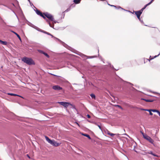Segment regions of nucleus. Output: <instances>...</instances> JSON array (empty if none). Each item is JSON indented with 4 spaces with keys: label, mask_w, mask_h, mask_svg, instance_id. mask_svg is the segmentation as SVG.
<instances>
[{
    "label": "nucleus",
    "mask_w": 160,
    "mask_h": 160,
    "mask_svg": "<svg viewBox=\"0 0 160 160\" xmlns=\"http://www.w3.org/2000/svg\"><path fill=\"white\" fill-rule=\"evenodd\" d=\"M36 13L38 15L42 17L44 19H46V17L44 16V15L43 14V13L40 10H37L36 11Z\"/></svg>",
    "instance_id": "4"
},
{
    "label": "nucleus",
    "mask_w": 160,
    "mask_h": 160,
    "mask_svg": "<svg viewBox=\"0 0 160 160\" xmlns=\"http://www.w3.org/2000/svg\"><path fill=\"white\" fill-rule=\"evenodd\" d=\"M99 128H101V127L100 126H99Z\"/></svg>",
    "instance_id": "34"
},
{
    "label": "nucleus",
    "mask_w": 160,
    "mask_h": 160,
    "mask_svg": "<svg viewBox=\"0 0 160 160\" xmlns=\"http://www.w3.org/2000/svg\"><path fill=\"white\" fill-rule=\"evenodd\" d=\"M45 138L46 140L50 144H51V145H52L53 142H54V140H51L47 136H45Z\"/></svg>",
    "instance_id": "8"
},
{
    "label": "nucleus",
    "mask_w": 160,
    "mask_h": 160,
    "mask_svg": "<svg viewBox=\"0 0 160 160\" xmlns=\"http://www.w3.org/2000/svg\"><path fill=\"white\" fill-rule=\"evenodd\" d=\"M157 57V56H155L154 57V58H155L156 57Z\"/></svg>",
    "instance_id": "33"
},
{
    "label": "nucleus",
    "mask_w": 160,
    "mask_h": 160,
    "mask_svg": "<svg viewBox=\"0 0 160 160\" xmlns=\"http://www.w3.org/2000/svg\"><path fill=\"white\" fill-rule=\"evenodd\" d=\"M82 135L84 136H85V137H87L89 139H91V137H90V136L88 134L82 133Z\"/></svg>",
    "instance_id": "14"
},
{
    "label": "nucleus",
    "mask_w": 160,
    "mask_h": 160,
    "mask_svg": "<svg viewBox=\"0 0 160 160\" xmlns=\"http://www.w3.org/2000/svg\"><path fill=\"white\" fill-rule=\"evenodd\" d=\"M134 12L135 13V14L137 15L138 18L140 19V16L142 14L141 12L139 11H134Z\"/></svg>",
    "instance_id": "6"
},
{
    "label": "nucleus",
    "mask_w": 160,
    "mask_h": 160,
    "mask_svg": "<svg viewBox=\"0 0 160 160\" xmlns=\"http://www.w3.org/2000/svg\"><path fill=\"white\" fill-rule=\"evenodd\" d=\"M44 16L46 17L49 20L51 21H53L54 18L53 16L51 14L48 13V12L43 13Z\"/></svg>",
    "instance_id": "3"
},
{
    "label": "nucleus",
    "mask_w": 160,
    "mask_h": 160,
    "mask_svg": "<svg viewBox=\"0 0 160 160\" xmlns=\"http://www.w3.org/2000/svg\"><path fill=\"white\" fill-rule=\"evenodd\" d=\"M142 134L143 135V138L148 141L150 143L152 144H153L154 141L149 136H148L146 134H144L143 132H142Z\"/></svg>",
    "instance_id": "2"
},
{
    "label": "nucleus",
    "mask_w": 160,
    "mask_h": 160,
    "mask_svg": "<svg viewBox=\"0 0 160 160\" xmlns=\"http://www.w3.org/2000/svg\"><path fill=\"white\" fill-rule=\"evenodd\" d=\"M45 33H46L47 34H48V35H51V36H52H52L50 33H49L48 32H45Z\"/></svg>",
    "instance_id": "23"
},
{
    "label": "nucleus",
    "mask_w": 160,
    "mask_h": 160,
    "mask_svg": "<svg viewBox=\"0 0 160 160\" xmlns=\"http://www.w3.org/2000/svg\"><path fill=\"white\" fill-rule=\"evenodd\" d=\"M22 60L24 62L29 65L35 64L34 61L31 58L25 57L22 58Z\"/></svg>",
    "instance_id": "1"
},
{
    "label": "nucleus",
    "mask_w": 160,
    "mask_h": 160,
    "mask_svg": "<svg viewBox=\"0 0 160 160\" xmlns=\"http://www.w3.org/2000/svg\"><path fill=\"white\" fill-rule=\"evenodd\" d=\"M90 96L92 98L95 99V95L94 94H91L90 95Z\"/></svg>",
    "instance_id": "19"
},
{
    "label": "nucleus",
    "mask_w": 160,
    "mask_h": 160,
    "mask_svg": "<svg viewBox=\"0 0 160 160\" xmlns=\"http://www.w3.org/2000/svg\"><path fill=\"white\" fill-rule=\"evenodd\" d=\"M0 43L4 45H7L8 44V42L6 41H3L0 40Z\"/></svg>",
    "instance_id": "12"
},
{
    "label": "nucleus",
    "mask_w": 160,
    "mask_h": 160,
    "mask_svg": "<svg viewBox=\"0 0 160 160\" xmlns=\"http://www.w3.org/2000/svg\"><path fill=\"white\" fill-rule=\"evenodd\" d=\"M70 10V8H68V9H67L65 11V12H68V11Z\"/></svg>",
    "instance_id": "26"
},
{
    "label": "nucleus",
    "mask_w": 160,
    "mask_h": 160,
    "mask_svg": "<svg viewBox=\"0 0 160 160\" xmlns=\"http://www.w3.org/2000/svg\"><path fill=\"white\" fill-rule=\"evenodd\" d=\"M53 89L55 90H59L62 89V88L58 85H55L52 87Z\"/></svg>",
    "instance_id": "7"
},
{
    "label": "nucleus",
    "mask_w": 160,
    "mask_h": 160,
    "mask_svg": "<svg viewBox=\"0 0 160 160\" xmlns=\"http://www.w3.org/2000/svg\"><path fill=\"white\" fill-rule=\"evenodd\" d=\"M12 32H13L14 34H15L16 35V36H17V37L20 40H21L20 37L18 34H17L16 32L14 31H12Z\"/></svg>",
    "instance_id": "16"
},
{
    "label": "nucleus",
    "mask_w": 160,
    "mask_h": 160,
    "mask_svg": "<svg viewBox=\"0 0 160 160\" xmlns=\"http://www.w3.org/2000/svg\"><path fill=\"white\" fill-rule=\"evenodd\" d=\"M109 5H110L111 6H112V7H116V6H114V5H110L109 4H108Z\"/></svg>",
    "instance_id": "27"
},
{
    "label": "nucleus",
    "mask_w": 160,
    "mask_h": 160,
    "mask_svg": "<svg viewBox=\"0 0 160 160\" xmlns=\"http://www.w3.org/2000/svg\"><path fill=\"white\" fill-rule=\"evenodd\" d=\"M158 114L159 115V116L160 117V112L159 111L158 112Z\"/></svg>",
    "instance_id": "29"
},
{
    "label": "nucleus",
    "mask_w": 160,
    "mask_h": 160,
    "mask_svg": "<svg viewBox=\"0 0 160 160\" xmlns=\"http://www.w3.org/2000/svg\"><path fill=\"white\" fill-rule=\"evenodd\" d=\"M43 54L45 55L48 58H49V56L48 54L47 53H46V52H44L43 53Z\"/></svg>",
    "instance_id": "20"
},
{
    "label": "nucleus",
    "mask_w": 160,
    "mask_h": 160,
    "mask_svg": "<svg viewBox=\"0 0 160 160\" xmlns=\"http://www.w3.org/2000/svg\"><path fill=\"white\" fill-rule=\"evenodd\" d=\"M142 100H144L145 101H146V102H152L154 101L153 100H151V99H145L144 98H142Z\"/></svg>",
    "instance_id": "11"
},
{
    "label": "nucleus",
    "mask_w": 160,
    "mask_h": 160,
    "mask_svg": "<svg viewBox=\"0 0 160 160\" xmlns=\"http://www.w3.org/2000/svg\"><path fill=\"white\" fill-rule=\"evenodd\" d=\"M58 103L60 104V105H62L65 108H67L68 107L69 103L67 102H58Z\"/></svg>",
    "instance_id": "5"
},
{
    "label": "nucleus",
    "mask_w": 160,
    "mask_h": 160,
    "mask_svg": "<svg viewBox=\"0 0 160 160\" xmlns=\"http://www.w3.org/2000/svg\"><path fill=\"white\" fill-rule=\"evenodd\" d=\"M150 153L151 154H152V155H154V154H152V152H151V153Z\"/></svg>",
    "instance_id": "31"
},
{
    "label": "nucleus",
    "mask_w": 160,
    "mask_h": 160,
    "mask_svg": "<svg viewBox=\"0 0 160 160\" xmlns=\"http://www.w3.org/2000/svg\"><path fill=\"white\" fill-rule=\"evenodd\" d=\"M38 52H40V53H42L43 54L44 52L43 51L41 50H38Z\"/></svg>",
    "instance_id": "22"
},
{
    "label": "nucleus",
    "mask_w": 160,
    "mask_h": 160,
    "mask_svg": "<svg viewBox=\"0 0 160 160\" xmlns=\"http://www.w3.org/2000/svg\"><path fill=\"white\" fill-rule=\"evenodd\" d=\"M81 0H74L73 2L76 4L79 3L80 2Z\"/></svg>",
    "instance_id": "15"
},
{
    "label": "nucleus",
    "mask_w": 160,
    "mask_h": 160,
    "mask_svg": "<svg viewBox=\"0 0 160 160\" xmlns=\"http://www.w3.org/2000/svg\"><path fill=\"white\" fill-rule=\"evenodd\" d=\"M60 143H59L56 142H55V140H54V142H53V143L52 145L54 146L57 147V146H59L60 145Z\"/></svg>",
    "instance_id": "10"
},
{
    "label": "nucleus",
    "mask_w": 160,
    "mask_h": 160,
    "mask_svg": "<svg viewBox=\"0 0 160 160\" xmlns=\"http://www.w3.org/2000/svg\"><path fill=\"white\" fill-rule=\"evenodd\" d=\"M153 58H151V59H153Z\"/></svg>",
    "instance_id": "35"
},
{
    "label": "nucleus",
    "mask_w": 160,
    "mask_h": 160,
    "mask_svg": "<svg viewBox=\"0 0 160 160\" xmlns=\"http://www.w3.org/2000/svg\"><path fill=\"white\" fill-rule=\"evenodd\" d=\"M154 0H152L150 2H151V3H152Z\"/></svg>",
    "instance_id": "30"
},
{
    "label": "nucleus",
    "mask_w": 160,
    "mask_h": 160,
    "mask_svg": "<svg viewBox=\"0 0 160 160\" xmlns=\"http://www.w3.org/2000/svg\"><path fill=\"white\" fill-rule=\"evenodd\" d=\"M77 123V125H78V126H79V124H78V123Z\"/></svg>",
    "instance_id": "32"
},
{
    "label": "nucleus",
    "mask_w": 160,
    "mask_h": 160,
    "mask_svg": "<svg viewBox=\"0 0 160 160\" xmlns=\"http://www.w3.org/2000/svg\"><path fill=\"white\" fill-rule=\"evenodd\" d=\"M143 110H145V111H149V112L150 114L151 115H152L153 113L151 112V111H152V110H151V109H150V110H149V109H143Z\"/></svg>",
    "instance_id": "17"
},
{
    "label": "nucleus",
    "mask_w": 160,
    "mask_h": 160,
    "mask_svg": "<svg viewBox=\"0 0 160 160\" xmlns=\"http://www.w3.org/2000/svg\"><path fill=\"white\" fill-rule=\"evenodd\" d=\"M29 2H30V0H28Z\"/></svg>",
    "instance_id": "36"
},
{
    "label": "nucleus",
    "mask_w": 160,
    "mask_h": 160,
    "mask_svg": "<svg viewBox=\"0 0 160 160\" xmlns=\"http://www.w3.org/2000/svg\"><path fill=\"white\" fill-rule=\"evenodd\" d=\"M87 117L88 118H91L90 116L89 115V114H88L87 115Z\"/></svg>",
    "instance_id": "24"
},
{
    "label": "nucleus",
    "mask_w": 160,
    "mask_h": 160,
    "mask_svg": "<svg viewBox=\"0 0 160 160\" xmlns=\"http://www.w3.org/2000/svg\"><path fill=\"white\" fill-rule=\"evenodd\" d=\"M151 110L152 112H158L159 111L156 110V109H151Z\"/></svg>",
    "instance_id": "21"
},
{
    "label": "nucleus",
    "mask_w": 160,
    "mask_h": 160,
    "mask_svg": "<svg viewBox=\"0 0 160 160\" xmlns=\"http://www.w3.org/2000/svg\"><path fill=\"white\" fill-rule=\"evenodd\" d=\"M27 156L29 158H30V157L28 154L27 155Z\"/></svg>",
    "instance_id": "28"
},
{
    "label": "nucleus",
    "mask_w": 160,
    "mask_h": 160,
    "mask_svg": "<svg viewBox=\"0 0 160 160\" xmlns=\"http://www.w3.org/2000/svg\"><path fill=\"white\" fill-rule=\"evenodd\" d=\"M106 132L108 134L110 135L112 137L113 136L115 135V134L110 133V132L108 130H107Z\"/></svg>",
    "instance_id": "13"
},
{
    "label": "nucleus",
    "mask_w": 160,
    "mask_h": 160,
    "mask_svg": "<svg viewBox=\"0 0 160 160\" xmlns=\"http://www.w3.org/2000/svg\"><path fill=\"white\" fill-rule=\"evenodd\" d=\"M117 106L118 107H119V108H121V109H122V107H121V106H120V105H117Z\"/></svg>",
    "instance_id": "25"
},
{
    "label": "nucleus",
    "mask_w": 160,
    "mask_h": 160,
    "mask_svg": "<svg viewBox=\"0 0 160 160\" xmlns=\"http://www.w3.org/2000/svg\"><path fill=\"white\" fill-rule=\"evenodd\" d=\"M8 94L9 95H10L11 96H19V95H18L17 94H13V93H8Z\"/></svg>",
    "instance_id": "18"
},
{
    "label": "nucleus",
    "mask_w": 160,
    "mask_h": 160,
    "mask_svg": "<svg viewBox=\"0 0 160 160\" xmlns=\"http://www.w3.org/2000/svg\"><path fill=\"white\" fill-rule=\"evenodd\" d=\"M151 2H149V3H148V4H146L144 7L143 8H142L141 9V10H139V11L141 12V13H142L143 10L146 8V7L149 5H150L151 3Z\"/></svg>",
    "instance_id": "9"
}]
</instances>
